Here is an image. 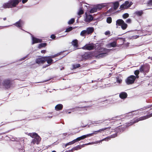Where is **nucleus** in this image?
Wrapping results in <instances>:
<instances>
[{
	"mask_svg": "<svg viewBox=\"0 0 152 152\" xmlns=\"http://www.w3.org/2000/svg\"><path fill=\"white\" fill-rule=\"evenodd\" d=\"M51 152H56V151H52Z\"/></svg>",
	"mask_w": 152,
	"mask_h": 152,
	"instance_id": "obj_57",
	"label": "nucleus"
},
{
	"mask_svg": "<svg viewBox=\"0 0 152 152\" xmlns=\"http://www.w3.org/2000/svg\"><path fill=\"white\" fill-rule=\"evenodd\" d=\"M136 79V77L134 75H130L125 80V82L127 84L130 85L134 83Z\"/></svg>",
	"mask_w": 152,
	"mask_h": 152,
	"instance_id": "obj_7",
	"label": "nucleus"
},
{
	"mask_svg": "<svg viewBox=\"0 0 152 152\" xmlns=\"http://www.w3.org/2000/svg\"><path fill=\"white\" fill-rule=\"evenodd\" d=\"M71 113V112H69V113Z\"/></svg>",
	"mask_w": 152,
	"mask_h": 152,
	"instance_id": "obj_59",
	"label": "nucleus"
},
{
	"mask_svg": "<svg viewBox=\"0 0 152 152\" xmlns=\"http://www.w3.org/2000/svg\"><path fill=\"white\" fill-rule=\"evenodd\" d=\"M88 144H89V143L88 144H86V145H88Z\"/></svg>",
	"mask_w": 152,
	"mask_h": 152,
	"instance_id": "obj_58",
	"label": "nucleus"
},
{
	"mask_svg": "<svg viewBox=\"0 0 152 152\" xmlns=\"http://www.w3.org/2000/svg\"><path fill=\"white\" fill-rule=\"evenodd\" d=\"M21 0H10L7 2L3 5V7L4 8H12L18 5Z\"/></svg>",
	"mask_w": 152,
	"mask_h": 152,
	"instance_id": "obj_1",
	"label": "nucleus"
},
{
	"mask_svg": "<svg viewBox=\"0 0 152 152\" xmlns=\"http://www.w3.org/2000/svg\"><path fill=\"white\" fill-rule=\"evenodd\" d=\"M112 21V18L109 17L107 18V22L108 23H111Z\"/></svg>",
	"mask_w": 152,
	"mask_h": 152,
	"instance_id": "obj_33",
	"label": "nucleus"
},
{
	"mask_svg": "<svg viewBox=\"0 0 152 152\" xmlns=\"http://www.w3.org/2000/svg\"><path fill=\"white\" fill-rule=\"evenodd\" d=\"M84 13V11L82 9H80L78 12L77 14L79 15H81Z\"/></svg>",
	"mask_w": 152,
	"mask_h": 152,
	"instance_id": "obj_37",
	"label": "nucleus"
},
{
	"mask_svg": "<svg viewBox=\"0 0 152 152\" xmlns=\"http://www.w3.org/2000/svg\"><path fill=\"white\" fill-rule=\"evenodd\" d=\"M93 45L94 44L93 43L87 44L83 46L82 48L83 50H93L94 48V46Z\"/></svg>",
	"mask_w": 152,
	"mask_h": 152,
	"instance_id": "obj_9",
	"label": "nucleus"
},
{
	"mask_svg": "<svg viewBox=\"0 0 152 152\" xmlns=\"http://www.w3.org/2000/svg\"><path fill=\"white\" fill-rule=\"evenodd\" d=\"M117 136V134H114L112 135L110 137H106L105 138H106V140H105V141H108L109 140H110L111 138H114Z\"/></svg>",
	"mask_w": 152,
	"mask_h": 152,
	"instance_id": "obj_24",
	"label": "nucleus"
},
{
	"mask_svg": "<svg viewBox=\"0 0 152 152\" xmlns=\"http://www.w3.org/2000/svg\"><path fill=\"white\" fill-rule=\"evenodd\" d=\"M56 36L54 34H52L50 36V38L53 39H55Z\"/></svg>",
	"mask_w": 152,
	"mask_h": 152,
	"instance_id": "obj_47",
	"label": "nucleus"
},
{
	"mask_svg": "<svg viewBox=\"0 0 152 152\" xmlns=\"http://www.w3.org/2000/svg\"><path fill=\"white\" fill-rule=\"evenodd\" d=\"M45 57H42L37 58L36 60V63L39 64L40 63L43 64L44 63Z\"/></svg>",
	"mask_w": 152,
	"mask_h": 152,
	"instance_id": "obj_14",
	"label": "nucleus"
},
{
	"mask_svg": "<svg viewBox=\"0 0 152 152\" xmlns=\"http://www.w3.org/2000/svg\"><path fill=\"white\" fill-rule=\"evenodd\" d=\"M63 106L61 104H58L55 107V109L56 111L61 110L63 108Z\"/></svg>",
	"mask_w": 152,
	"mask_h": 152,
	"instance_id": "obj_18",
	"label": "nucleus"
},
{
	"mask_svg": "<svg viewBox=\"0 0 152 152\" xmlns=\"http://www.w3.org/2000/svg\"><path fill=\"white\" fill-rule=\"evenodd\" d=\"M76 142V140H74L71 142L67 143H66V145H71L75 143Z\"/></svg>",
	"mask_w": 152,
	"mask_h": 152,
	"instance_id": "obj_39",
	"label": "nucleus"
},
{
	"mask_svg": "<svg viewBox=\"0 0 152 152\" xmlns=\"http://www.w3.org/2000/svg\"><path fill=\"white\" fill-rule=\"evenodd\" d=\"M124 5H125V9H127L129 6V2L128 1H126L124 3Z\"/></svg>",
	"mask_w": 152,
	"mask_h": 152,
	"instance_id": "obj_30",
	"label": "nucleus"
},
{
	"mask_svg": "<svg viewBox=\"0 0 152 152\" xmlns=\"http://www.w3.org/2000/svg\"><path fill=\"white\" fill-rule=\"evenodd\" d=\"M119 97L121 99H126L127 96V94L126 93L123 92L119 94Z\"/></svg>",
	"mask_w": 152,
	"mask_h": 152,
	"instance_id": "obj_16",
	"label": "nucleus"
},
{
	"mask_svg": "<svg viewBox=\"0 0 152 152\" xmlns=\"http://www.w3.org/2000/svg\"><path fill=\"white\" fill-rule=\"evenodd\" d=\"M7 20V18H3V20Z\"/></svg>",
	"mask_w": 152,
	"mask_h": 152,
	"instance_id": "obj_54",
	"label": "nucleus"
},
{
	"mask_svg": "<svg viewBox=\"0 0 152 152\" xmlns=\"http://www.w3.org/2000/svg\"><path fill=\"white\" fill-rule=\"evenodd\" d=\"M132 4V2L131 1L130 3H129V6H128V7H130Z\"/></svg>",
	"mask_w": 152,
	"mask_h": 152,
	"instance_id": "obj_52",
	"label": "nucleus"
},
{
	"mask_svg": "<svg viewBox=\"0 0 152 152\" xmlns=\"http://www.w3.org/2000/svg\"><path fill=\"white\" fill-rule=\"evenodd\" d=\"M110 33L109 31H106L105 32V34L106 35H108L110 34Z\"/></svg>",
	"mask_w": 152,
	"mask_h": 152,
	"instance_id": "obj_48",
	"label": "nucleus"
},
{
	"mask_svg": "<svg viewBox=\"0 0 152 152\" xmlns=\"http://www.w3.org/2000/svg\"><path fill=\"white\" fill-rule=\"evenodd\" d=\"M93 56H94V52H87L85 53L82 56L81 60H86L89 59H91Z\"/></svg>",
	"mask_w": 152,
	"mask_h": 152,
	"instance_id": "obj_3",
	"label": "nucleus"
},
{
	"mask_svg": "<svg viewBox=\"0 0 152 152\" xmlns=\"http://www.w3.org/2000/svg\"><path fill=\"white\" fill-rule=\"evenodd\" d=\"M139 70H136L134 72V74L136 75V77L137 78H138L139 76H138V75L139 74Z\"/></svg>",
	"mask_w": 152,
	"mask_h": 152,
	"instance_id": "obj_36",
	"label": "nucleus"
},
{
	"mask_svg": "<svg viewBox=\"0 0 152 152\" xmlns=\"http://www.w3.org/2000/svg\"><path fill=\"white\" fill-rule=\"evenodd\" d=\"M117 42L114 41L113 42H111L107 45V47L108 48L115 47L116 46Z\"/></svg>",
	"mask_w": 152,
	"mask_h": 152,
	"instance_id": "obj_17",
	"label": "nucleus"
},
{
	"mask_svg": "<svg viewBox=\"0 0 152 152\" xmlns=\"http://www.w3.org/2000/svg\"><path fill=\"white\" fill-rule=\"evenodd\" d=\"M129 16V14L127 13H125L123 15L122 17L123 18L126 19Z\"/></svg>",
	"mask_w": 152,
	"mask_h": 152,
	"instance_id": "obj_38",
	"label": "nucleus"
},
{
	"mask_svg": "<svg viewBox=\"0 0 152 152\" xmlns=\"http://www.w3.org/2000/svg\"><path fill=\"white\" fill-rule=\"evenodd\" d=\"M75 22V20L74 18L71 19L68 22V24L71 25L73 24Z\"/></svg>",
	"mask_w": 152,
	"mask_h": 152,
	"instance_id": "obj_34",
	"label": "nucleus"
},
{
	"mask_svg": "<svg viewBox=\"0 0 152 152\" xmlns=\"http://www.w3.org/2000/svg\"><path fill=\"white\" fill-rule=\"evenodd\" d=\"M151 117H152V113L148 115L142 116L134 120L133 121H132L130 123V125H132L134 123L138 122L139 121L145 120Z\"/></svg>",
	"mask_w": 152,
	"mask_h": 152,
	"instance_id": "obj_4",
	"label": "nucleus"
},
{
	"mask_svg": "<svg viewBox=\"0 0 152 152\" xmlns=\"http://www.w3.org/2000/svg\"><path fill=\"white\" fill-rule=\"evenodd\" d=\"M12 84V80L9 79L4 80L2 83L3 86L6 89L10 88Z\"/></svg>",
	"mask_w": 152,
	"mask_h": 152,
	"instance_id": "obj_5",
	"label": "nucleus"
},
{
	"mask_svg": "<svg viewBox=\"0 0 152 152\" xmlns=\"http://www.w3.org/2000/svg\"><path fill=\"white\" fill-rule=\"evenodd\" d=\"M126 22L128 23H131L132 20L130 19H128L126 20Z\"/></svg>",
	"mask_w": 152,
	"mask_h": 152,
	"instance_id": "obj_44",
	"label": "nucleus"
},
{
	"mask_svg": "<svg viewBox=\"0 0 152 152\" xmlns=\"http://www.w3.org/2000/svg\"><path fill=\"white\" fill-rule=\"evenodd\" d=\"M116 78V82L119 83H121L122 81V80L121 79H119L118 77H117Z\"/></svg>",
	"mask_w": 152,
	"mask_h": 152,
	"instance_id": "obj_41",
	"label": "nucleus"
},
{
	"mask_svg": "<svg viewBox=\"0 0 152 152\" xmlns=\"http://www.w3.org/2000/svg\"><path fill=\"white\" fill-rule=\"evenodd\" d=\"M97 11V9L96 8H93L91 9L90 11V13H94L95 12H96Z\"/></svg>",
	"mask_w": 152,
	"mask_h": 152,
	"instance_id": "obj_32",
	"label": "nucleus"
},
{
	"mask_svg": "<svg viewBox=\"0 0 152 152\" xmlns=\"http://www.w3.org/2000/svg\"><path fill=\"white\" fill-rule=\"evenodd\" d=\"M109 50L105 48L102 49L100 51L94 52V56L96 58H99L105 56V55L109 52Z\"/></svg>",
	"mask_w": 152,
	"mask_h": 152,
	"instance_id": "obj_2",
	"label": "nucleus"
},
{
	"mask_svg": "<svg viewBox=\"0 0 152 152\" xmlns=\"http://www.w3.org/2000/svg\"><path fill=\"white\" fill-rule=\"evenodd\" d=\"M149 58L151 59V60H152V56L151 58L149 57Z\"/></svg>",
	"mask_w": 152,
	"mask_h": 152,
	"instance_id": "obj_56",
	"label": "nucleus"
},
{
	"mask_svg": "<svg viewBox=\"0 0 152 152\" xmlns=\"http://www.w3.org/2000/svg\"><path fill=\"white\" fill-rule=\"evenodd\" d=\"M78 40L76 39H75L72 41V45L74 46V47L77 48L78 47Z\"/></svg>",
	"mask_w": 152,
	"mask_h": 152,
	"instance_id": "obj_21",
	"label": "nucleus"
},
{
	"mask_svg": "<svg viewBox=\"0 0 152 152\" xmlns=\"http://www.w3.org/2000/svg\"><path fill=\"white\" fill-rule=\"evenodd\" d=\"M67 145H67L66 144H64L63 145V148H65L66 147V146H67Z\"/></svg>",
	"mask_w": 152,
	"mask_h": 152,
	"instance_id": "obj_50",
	"label": "nucleus"
},
{
	"mask_svg": "<svg viewBox=\"0 0 152 152\" xmlns=\"http://www.w3.org/2000/svg\"><path fill=\"white\" fill-rule=\"evenodd\" d=\"M150 67L149 65L147 64L142 65L140 68V70L141 72H147L149 69Z\"/></svg>",
	"mask_w": 152,
	"mask_h": 152,
	"instance_id": "obj_8",
	"label": "nucleus"
},
{
	"mask_svg": "<svg viewBox=\"0 0 152 152\" xmlns=\"http://www.w3.org/2000/svg\"><path fill=\"white\" fill-rule=\"evenodd\" d=\"M152 105H151L150 107H152Z\"/></svg>",
	"mask_w": 152,
	"mask_h": 152,
	"instance_id": "obj_60",
	"label": "nucleus"
},
{
	"mask_svg": "<svg viewBox=\"0 0 152 152\" xmlns=\"http://www.w3.org/2000/svg\"><path fill=\"white\" fill-rule=\"evenodd\" d=\"M60 54V53H58L57 54H56L54 56H50V57H51L50 58L51 59V58H54V57H56V56H59Z\"/></svg>",
	"mask_w": 152,
	"mask_h": 152,
	"instance_id": "obj_46",
	"label": "nucleus"
},
{
	"mask_svg": "<svg viewBox=\"0 0 152 152\" xmlns=\"http://www.w3.org/2000/svg\"><path fill=\"white\" fill-rule=\"evenodd\" d=\"M106 140V138H104V139H103L102 140V141H104V140H105H105Z\"/></svg>",
	"mask_w": 152,
	"mask_h": 152,
	"instance_id": "obj_55",
	"label": "nucleus"
},
{
	"mask_svg": "<svg viewBox=\"0 0 152 152\" xmlns=\"http://www.w3.org/2000/svg\"><path fill=\"white\" fill-rule=\"evenodd\" d=\"M87 34V32L86 30H84L82 31L80 33V35L83 37L85 35V34Z\"/></svg>",
	"mask_w": 152,
	"mask_h": 152,
	"instance_id": "obj_35",
	"label": "nucleus"
},
{
	"mask_svg": "<svg viewBox=\"0 0 152 152\" xmlns=\"http://www.w3.org/2000/svg\"><path fill=\"white\" fill-rule=\"evenodd\" d=\"M147 4L148 5H152V0H149Z\"/></svg>",
	"mask_w": 152,
	"mask_h": 152,
	"instance_id": "obj_43",
	"label": "nucleus"
},
{
	"mask_svg": "<svg viewBox=\"0 0 152 152\" xmlns=\"http://www.w3.org/2000/svg\"><path fill=\"white\" fill-rule=\"evenodd\" d=\"M26 58V57H23V58H22V60H24Z\"/></svg>",
	"mask_w": 152,
	"mask_h": 152,
	"instance_id": "obj_53",
	"label": "nucleus"
},
{
	"mask_svg": "<svg viewBox=\"0 0 152 152\" xmlns=\"http://www.w3.org/2000/svg\"><path fill=\"white\" fill-rule=\"evenodd\" d=\"M110 128H111V127H108V128H102V129H100L98 131H95L93 133H91V134H88L86 135H83V136H81V137L82 140L84 139L85 138L87 137H90L93 136L94 135V134H96L97 133H98L99 132H101L102 131H103L107 129L108 128L110 129Z\"/></svg>",
	"mask_w": 152,
	"mask_h": 152,
	"instance_id": "obj_6",
	"label": "nucleus"
},
{
	"mask_svg": "<svg viewBox=\"0 0 152 152\" xmlns=\"http://www.w3.org/2000/svg\"><path fill=\"white\" fill-rule=\"evenodd\" d=\"M82 140L81 137H77L76 139H75V140H76V142H77V141H79L80 140Z\"/></svg>",
	"mask_w": 152,
	"mask_h": 152,
	"instance_id": "obj_45",
	"label": "nucleus"
},
{
	"mask_svg": "<svg viewBox=\"0 0 152 152\" xmlns=\"http://www.w3.org/2000/svg\"><path fill=\"white\" fill-rule=\"evenodd\" d=\"M120 9H121V10H122L123 9H125V5L124 4L120 6Z\"/></svg>",
	"mask_w": 152,
	"mask_h": 152,
	"instance_id": "obj_42",
	"label": "nucleus"
},
{
	"mask_svg": "<svg viewBox=\"0 0 152 152\" xmlns=\"http://www.w3.org/2000/svg\"><path fill=\"white\" fill-rule=\"evenodd\" d=\"M124 22V21L122 19H118L116 21V25L117 26H121Z\"/></svg>",
	"mask_w": 152,
	"mask_h": 152,
	"instance_id": "obj_20",
	"label": "nucleus"
},
{
	"mask_svg": "<svg viewBox=\"0 0 152 152\" xmlns=\"http://www.w3.org/2000/svg\"><path fill=\"white\" fill-rule=\"evenodd\" d=\"M28 0H22V2L24 4L28 1Z\"/></svg>",
	"mask_w": 152,
	"mask_h": 152,
	"instance_id": "obj_49",
	"label": "nucleus"
},
{
	"mask_svg": "<svg viewBox=\"0 0 152 152\" xmlns=\"http://www.w3.org/2000/svg\"><path fill=\"white\" fill-rule=\"evenodd\" d=\"M119 3L118 2H116L113 4V9L115 10H116L118 7Z\"/></svg>",
	"mask_w": 152,
	"mask_h": 152,
	"instance_id": "obj_25",
	"label": "nucleus"
},
{
	"mask_svg": "<svg viewBox=\"0 0 152 152\" xmlns=\"http://www.w3.org/2000/svg\"><path fill=\"white\" fill-rule=\"evenodd\" d=\"M46 51L45 50H42L41 51V53H45Z\"/></svg>",
	"mask_w": 152,
	"mask_h": 152,
	"instance_id": "obj_51",
	"label": "nucleus"
},
{
	"mask_svg": "<svg viewBox=\"0 0 152 152\" xmlns=\"http://www.w3.org/2000/svg\"><path fill=\"white\" fill-rule=\"evenodd\" d=\"M32 44H34L35 43H40L42 42V40L41 39H39L34 37L33 36L32 37Z\"/></svg>",
	"mask_w": 152,
	"mask_h": 152,
	"instance_id": "obj_13",
	"label": "nucleus"
},
{
	"mask_svg": "<svg viewBox=\"0 0 152 152\" xmlns=\"http://www.w3.org/2000/svg\"><path fill=\"white\" fill-rule=\"evenodd\" d=\"M105 6L103 4H101V5H97L96 7L97 9L99 10H100L102 8L105 7Z\"/></svg>",
	"mask_w": 152,
	"mask_h": 152,
	"instance_id": "obj_29",
	"label": "nucleus"
},
{
	"mask_svg": "<svg viewBox=\"0 0 152 152\" xmlns=\"http://www.w3.org/2000/svg\"><path fill=\"white\" fill-rule=\"evenodd\" d=\"M83 146L81 145H78L74 147L72 149V151H74L75 150H77L81 149V148Z\"/></svg>",
	"mask_w": 152,
	"mask_h": 152,
	"instance_id": "obj_22",
	"label": "nucleus"
},
{
	"mask_svg": "<svg viewBox=\"0 0 152 152\" xmlns=\"http://www.w3.org/2000/svg\"><path fill=\"white\" fill-rule=\"evenodd\" d=\"M50 56H45L44 62L47 61L48 64L47 65V66H48L52 64L53 60L50 58Z\"/></svg>",
	"mask_w": 152,
	"mask_h": 152,
	"instance_id": "obj_12",
	"label": "nucleus"
},
{
	"mask_svg": "<svg viewBox=\"0 0 152 152\" xmlns=\"http://www.w3.org/2000/svg\"><path fill=\"white\" fill-rule=\"evenodd\" d=\"M127 24L125 23L124 22L123 23V24L121 26V28L123 30L126 29L127 27Z\"/></svg>",
	"mask_w": 152,
	"mask_h": 152,
	"instance_id": "obj_27",
	"label": "nucleus"
},
{
	"mask_svg": "<svg viewBox=\"0 0 152 152\" xmlns=\"http://www.w3.org/2000/svg\"><path fill=\"white\" fill-rule=\"evenodd\" d=\"M23 23V21L22 20H20L18 21L15 23V25L18 27H21Z\"/></svg>",
	"mask_w": 152,
	"mask_h": 152,
	"instance_id": "obj_19",
	"label": "nucleus"
},
{
	"mask_svg": "<svg viewBox=\"0 0 152 152\" xmlns=\"http://www.w3.org/2000/svg\"><path fill=\"white\" fill-rule=\"evenodd\" d=\"M73 29L72 27H70L67 28L65 31V32H69L72 31Z\"/></svg>",
	"mask_w": 152,
	"mask_h": 152,
	"instance_id": "obj_40",
	"label": "nucleus"
},
{
	"mask_svg": "<svg viewBox=\"0 0 152 152\" xmlns=\"http://www.w3.org/2000/svg\"><path fill=\"white\" fill-rule=\"evenodd\" d=\"M41 140V137L39 136H37V137H34V138L32 140L31 143L34 144H38Z\"/></svg>",
	"mask_w": 152,
	"mask_h": 152,
	"instance_id": "obj_11",
	"label": "nucleus"
},
{
	"mask_svg": "<svg viewBox=\"0 0 152 152\" xmlns=\"http://www.w3.org/2000/svg\"><path fill=\"white\" fill-rule=\"evenodd\" d=\"M29 135L32 138H34V137H37V136H39L37 133L35 132L31 133Z\"/></svg>",
	"mask_w": 152,
	"mask_h": 152,
	"instance_id": "obj_31",
	"label": "nucleus"
},
{
	"mask_svg": "<svg viewBox=\"0 0 152 152\" xmlns=\"http://www.w3.org/2000/svg\"><path fill=\"white\" fill-rule=\"evenodd\" d=\"M47 44L46 43H40L38 45V48H41L42 47H45L47 46Z\"/></svg>",
	"mask_w": 152,
	"mask_h": 152,
	"instance_id": "obj_28",
	"label": "nucleus"
},
{
	"mask_svg": "<svg viewBox=\"0 0 152 152\" xmlns=\"http://www.w3.org/2000/svg\"><path fill=\"white\" fill-rule=\"evenodd\" d=\"M86 18L85 19V21L86 22H89L92 20L93 17L91 15H88L86 12L85 13Z\"/></svg>",
	"mask_w": 152,
	"mask_h": 152,
	"instance_id": "obj_10",
	"label": "nucleus"
},
{
	"mask_svg": "<svg viewBox=\"0 0 152 152\" xmlns=\"http://www.w3.org/2000/svg\"><path fill=\"white\" fill-rule=\"evenodd\" d=\"M86 30L87 34H91L94 32V28L93 27H89L87 28Z\"/></svg>",
	"mask_w": 152,
	"mask_h": 152,
	"instance_id": "obj_15",
	"label": "nucleus"
},
{
	"mask_svg": "<svg viewBox=\"0 0 152 152\" xmlns=\"http://www.w3.org/2000/svg\"><path fill=\"white\" fill-rule=\"evenodd\" d=\"M80 66V64H77L72 65V69H75L77 68H78Z\"/></svg>",
	"mask_w": 152,
	"mask_h": 152,
	"instance_id": "obj_26",
	"label": "nucleus"
},
{
	"mask_svg": "<svg viewBox=\"0 0 152 152\" xmlns=\"http://www.w3.org/2000/svg\"><path fill=\"white\" fill-rule=\"evenodd\" d=\"M134 14L137 16H141L143 14V12L142 10H141L136 11L135 12Z\"/></svg>",
	"mask_w": 152,
	"mask_h": 152,
	"instance_id": "obj_23",
	"label": "nucleus"
}]
</instances>
